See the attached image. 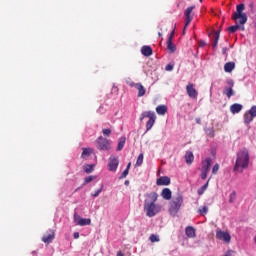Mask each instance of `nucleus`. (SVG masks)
Masks as SVG:
<instances>
[{
    "label": "nucleus",
    "mask_w": 256,
    "mask_h": 256,
    "mask_svg": "<svg viewBox=\"0 0 256 256\" xmlns=\"http://www.w3.org/2000/svg\"><path fill=\"white\" fill-rule=\"evenodd\" d=\"M125 138H120L119 142H118V146H117V151H122L123 148L125 147Z\"/></svg>",
    "instance_id": "c85d7f7f"
},
{
    "label": "nucleus",
    "mask_w": 256,
    "mask_h": 256,
    "mask_svg": "<svg viewBox=\"0 0 256 256\" xmlns=\"http://www.w3.org/2000/svg\"><path fill=\"white\" fill-rule=\"evenodd\" d=\"M227 51H228L227 47H224V48L222 49V54H223V55H227Z\"/></svg>",
    "instance_id": "a18cd8bd"
},
{
    "label": "nucleus",
    "mask_w": 256,
    "mask_h": 256,
    "mask_svg": "<svg viewBox=\"0 0 256 256\" xmlns=\"http://www.w3.org/2000/svg\"><path fill=\"white\" fill-rule=\"evenodd\" d=\"M211 158H206L205 161H202V171L209 173L211 171Z\"/></svg>",
    "instance_id": "2eb2a0df"
},
{
    "label": "nucleus",
    "mask_w": 256,
    "mask_h": 256,
    "mask_svg": "<svg viewBox=\"0 0 256 256\" xmlns=\"http://www.w3.org/2000/svg\"><path fill=\"white\" fill-rule=\"evenodd\" d=\"M208 212H209V208H207V206H203L202 209H199V213L203 217H205V215H207Z\"/></svg>",
    "instance_id": "473e14b6"
},
{
    "label": "nucleus",
    "mask_w": 256,
    "mask_h": 256,
    "mask_svg": "<svg viewBox=\"0 0 256 256\" xmlns=\"http://www.w3.org/2000/svg\"><path fill=\"white\" fill-rule=\"evenodd\" d=\"M157 199H159L157 192L145 194L144 211L147 217H155V215L161 213V206L157 204Z\"/></svg>",
    "instance_id": "f257e3e1"
},
{
    "label": "nucleus",
    "mask_w": 256,
    "mask_h": 256,
    "mask_svg": "<svg viewBox=\"0 0 256 256\" xmlns=\"http://www.w3.org/2000/svg\"><path fill=\"white\" fill-rule=\"evenodd\" d=\"M97 177L95 176H87L85 179H84V184L87 185V183H91V181H94V179H96Z\"/></svg>",
    "instance_id": "e433bc0d"
},
{
    "label": "nucleus",
    "mask_w": 256,
    "mask_h": 256,
    "mask_svg": "<svg viewBox=\"0 0 256 256\" xmlns=\"http://www.w3.org/2000/svg\"><path fill=\"white\" fill-rule=\"evenodd\" d=\"M186 92L188 97H190V99H197V90L195 89V85L193 83H189L186 86Z\"/></svg>",
    "instance_id": "9b49d317"
},
{
    "label": "nucleus",
    "mask_w": 256,
    "mask_h": 256,
    "mask_svg": "<svg viewBox=\"0 0 256 256\" xmlns=\"http://www.w3.org/2000/svg\"><path fill=\"white\" fill-rule=\"evenodd\" d=\"M156 185L158 186L171 185V178H169V176H161L160 178L157 179Z\"/></svg>",
    "instance_id": "4468645a"
},
{
    "label": "nucleus",
    "mask_w": 256,
    "mask_h": 256,
    "mask_svg": "<svg viewBox=\"0 0 256 256\" xmlns=\"http://www.w3.org/2000/svg\"><path fill=\"white\" fill-rule=\"evenodd\" d=\"M129 175V168H126L122 174L120 175L119 179H125Z\"/></svg>",
    "instance_id": "58836bf2"
},
{
    "label": "nucleus",
    "mask_w": 256,
    "mask_h": 256,
    "mask_svg": "<svg viewBox=\"0 0 256 256\" xmlns=\"http://www.w3.org/2000/svg\"><path fill=\"white\" fill-rule=\"evenodd\" d=\"M243 11H245V4H239L236 7V12L232 15L233 21H238L239 19L240 25L247 23V14L243 13Z\"/></svg>",
    "instance_id": "7ed1b4c3"
},
{
    "label": "nucleus",
    "mask_w": 256,
    "mask_h": 256,
    "mask_svg": "<svg viewBox=\"0 0 256 256\" xmlns=\"http://www.w3.org/2000/svg\"><path fill=\"white\" fill-rule=\"evenodd\" d=\"M220 35H221V30H218V31L215 32V34H214V42H213V47H214V49L217 48V45H218V43H219V37H220Z\"/></svg>",
    "instance_id": "bb28decb"
},
{
    "label": "nucleus",
    "mask_w": 256,
    "mask_h": 256,
    "mask_svg": "<svg viewBox=\"0 0 256 256\" xmlns=\"http://www.w3.org/2000/svg\"><path fill=\"white\" fill-rule=\"evenodd\" d=\"M239 29L240 31H245V26L243 24H240V25L236 24L234 26L228 27L229 33H236L237 31H239Z\"/></svg>",
    "instance_id": "6ab92c4d"
},
{
    "label": "nucleus",
    "mask_w": 256,
    "mask_h": 256,
    "mask_svg": "<svg viewBox=\"0 0 256 256\" xmlns=\"http://www.w3.org/2000/svg\"><path fill=\"white\" fill-rule=\"evenodd\" d=\"M174 68L173 64H167L165 67V71H172Z\"/></svg>",
    "instance_id": "37998d69"
},
{
    "label": "nucleus",
    "mask_w": 256,
    "mask_h": 256,
    "mask_svg": "<svg viewBox=\"0 0 256 256\" xmlns=\"http://www.w3.org/2000/svg\"><path fill=\"white\" fill-rule=\"evenodd\" d=\"M74 222L80 227H85V225H91V219L87 218H80L77 213L74 214Z\"/></svg>",
    "instance_id": "f8f14e48"
},
{
    "label": "nucleus",
    "mask_w": 256,
    "mask_h": 256,
    "mask_svg": "<svg viewBox=\"0 0 256 256\" xmlns=\"http://www.w3.org/2000/svg\"><path fill=\"white\" fill-rule=\"evenodd\" d=\"M54 239H55V231L53 230H49L42 237V241L43 243H46V245H49V243H53Z\"/></svg>",
    "instance_id": "ddd939ff"
},
{
    "label": "nucleus",
    "mask_w": 256,
    "mask_h": 256,
    "mask_svg": "<svg viewBox=\"0 0 256 256\" xmlns=\"http://www.w3.org/2000/svg\"><path fill=\"white\" fill-rule=\"evenodd\" d=\"M235 69V62H227L224 65V71L225 73H231Z\"/></svg>",
    "instance_id": "5701e85b"
},
{
    "label": "nucleus",
    "mask_w": 256,
    "mask_h": 256,
    "mask_svg": "<svg viewBox=\"0 0 256 256\" xmlns=\"http://www.w3.org/2000/svg\"><path fill=\"white\" fill-rule=\"evenodd\" d=\"M205 45V42H201V46L203 47Z\"/></svg>",
    "instance_id": "603ef678"
},
{
    "label": "nucleus",
    "mask_w": 256,
    "mask_h": 256,
    "mask_svg": "<svg viewBox=\"0 0 256 256\" xmlns=\"http://www.w3.org/2000/svg\"><path fill=\"white\" fill-rule=\"evenodd\" d=\"M149 119L146 123V131H151L153 129V125H155V112L151 111H145L141 114L140 121H143V119Z\"/></svg>",
    "instance_id": "39448f33"
},
{
    "label": "nucleus",
    "mask_w": 256,
    "mask_h": 256,
    "mask_svg": "<svg viewBox=\"0 0 256 256\" xmlns=\"http://www.w3.org/2000/svg\"><path fill=\"white\" fill-rule=\"evenodd\" d=\"M236 199H237V192L232 191V193L229 195V203H235Z\"/></svg>",
    "instance_id": "7c9ffc66"
},
{
    "label": "nucleus",
    "mask_w": 256,
    "mask_h": 256,
    "mask_svg": "<svg viewBox=\"0 0 256 256\" xmlns=\"http://www.w3.org/2000/svg\"><path fill=\"white\" fill-rule=\"evenodd\" d=\"M129 87H135V85H137V83L135 82H127Z\"/></svg>",
    "instance_id": "49530a36"
},
{
    "label": "nucleus",
    "mask_w": 256,
    "mask_h": 256,
    "mask_svg": "<svg viewBox=\"0 0 256 256\" xmlns=\"http://www.w3.org/2000/svg\"><path fill=\"white\" fill-rule=\"evenodd\" d=\"M93 164H86L84 165V171L85 173H93Z\"/></svg>",
    "instance_id": "c756f323"
},
{
    "label": "nucleus",
    "mask_w": 256,
    "mask_h": 256,
    "mask_svg": "<svg viewBox=\"0 0 256 256\" xmlns=\"http://www.w3.org/2000/svg\"><path fill=\"white\" fill-rule=\"evenodd\" d=\"M187 28H184V30H186ZM183 33L185 34V31H183Z\"/></svg>",
    "instance_id": "5fc2aeb1"
},
{
    "label": "nucleus",
    "mask_w": 256,
    "mask_h": 256,
    "mask_svg": "<svg viewBox=\"0 0 256 256\" xmlns=\"http://www.w3.org/2000/svg\"><path fill=\"white\" fill-rule=\"evenodd\" d=\"M89 155H91V152L89 151V149L83 148V151L81 154L82 159H85V157H89Z\"/></svg>",
    "instance_id": "2f4dec72"
},
{
    "label": "nucleus",
    "mask_w": 256,
    "mask_h": 256,
    "mask_svg": "<svg viewBox=\"0 0 256 256\" xmlns=\"http://www.w3.org/2000/svg\"><path fill=\"white\" fill-rule=\"evenodd\" d=\"M103 135H105V137H111V129L109 128H105L102 130Z\"/></svg>",
    "instance_id": "4c0bfd02"
},
{
    "label": "nucleus",
    "mask_w": 256,
    "mask_h": 256,
    "mask_svg": "<svg viewBox=\"0 0 256 256\" xmlns=\"http://www.w3.org/2000/svg\"><path fill=\"white\" fill-rule=\"evenodd\" d=\"M117 167H119V158L112 155L109 158V162H108V169L109 171H117Z\"/></svg>",
    "instance_id": "9d476101"
},
{
    "label": "nucleus",
    "mask_w": 256,
    "mask_h": 256,
    "mask_svg": "<svg viewBox=\"0 0 256 256\" xmlns=\"http://www.w3.org/2000/svg\"><path fill=\"white\" fill-rule=\"evenodd\" d=\"M226 83L228 86H225L223 89V95H226L228 99H231L233 95H235V90H233V87L235 86V82H233L232 79L226 80Z\"/></svg>",
    "instance_id": "0eeeda50"
},
{
    "label": "nucleus",
    "mask_w": 256,
    "mask_h": 256,
    "mask_svg": "<svg viewBox=\"0 0 256 256\" xmlns=\"http://www.w3.org/2000/svg\"><path fill=\"white\" fill-rule=\"evenodd\" d=\"M216 239L224 241V243H231V234L229 232L222 231L221 229L216 230Z\"/></svg>",
    "instance_id": "6e6552de"
},
{
    "label": "nucleus",
    "mask_w": 256,
    "mask_h": 256,
    "mask_svg": "<svg viewBox=\"0 0 256 256\" xmlns=\"http://www.w3.org/2000/svg\"><path fill=\"white\" fill-rule=\"evenodd\" d=\"M141 53L144 55V57H151V55H153V49L151 46H143L141 48Z\"/></svg>",
    "instance_id": "a211bd4d"
},
{
    "label": "nucleus",
    "mask_w": 256,
    "mask_h": 256,
    "mask_svg": "<svg viewBox=\"0 0 256 256\" xmlns=\"http://www.w3.org/2000/svg\"><path fill=\"white\" fill-rule=\"evenodd\" d=\"M173 37H175V30H173V31L170 33V35H169L167 41H173Z\"/></svg>",
    "instance_id": "79ce46f5"
},
{
    "label": "nucleus",
    "mask_w": 256,
    "mask_h": 256,
    "mask_svg": "<svg viewBox=\"0 0 256 256\" xmlns=\"http://www.w3.org/2000/svg\"><path fill=\"white\" fill-rule=\"evenodd\" d=\"M254 241H255V243H256V236H255V238H254Z\"/></svg>",
    "instance_id": "6e6d98bb"
},
{
    "label": "nucleus",
    "mask_w": 256,
    "mask_h": 256,
    "mask_svg": "<svg viewBox=\"0 0 256 256\" xmlns=\"http://www.w3.org/2000/svg\"><path fill=\"white\" fill-rule=\"evenodd\" d=\"M249 161V150L247 148H243L242 150L237 152L233 171L235 173H243L245 169H249Z\"/></svg>",
    "instance_id": "f03ea898"
},
{
    "label": "nucleus",
    "mask_w": 256,
    "mask_h": 256,
    "mask_svg": "<svg viewBox=\"0 0 256 256\" xmlns=\"http://www.w3.org/2000/svg\"><path fill=\"white\" fill-rule=\"evenodd\" d=\"M194 160H195V156L193 155V152L187 151L185 154V161L187 165H191V163H193Z\"/></svg>",
    "instance_id": "4be33fe9"
},
{
    "label": "nucleus",
    "mask_w": 256,
    "mask_h": 256,
    "mask_svg": "<svg viewBox=\"0 0 256 256\" xmlns=\"http://www.w3.org/2000/svg\"><path fill=\"white\" fill-rule=\"evenodd\" d=\"M136 165L138 167H141V165H143V153L139 154L137 161H136Z\"/></svg>",
    "instance_id": "f704fd0d"
},
{
    "label": "nucleus",
    "mask_w": 256,
    "mask_h": 256,
    "mask_svg": "<svg viewBox=\"0 0 256 256\" xmlns=\"http://www.w3.org/2000/svg\"><path fill=\"white\" fill-rule=\"evenodd\" d=\"M167 49L169 53H175L177 51V46L171 40H167Z\"/></svg>",
    "instance_id": "b1692460"
},
{
    "label": "nucleus",
    "mask_w": 256,
    "mask_h": 256,
    "mask_svg": "<svg viewBox=\"0 0 256 256\" xmlns=\"http://www.w3.org/2000/svg\"><path fill=\"white\" fill-rule=\"evenodd\" d=\"M209 181H207V183H205L201 188L198 189L197 193L198 195H203V193H205V191H207V187H209Z\"/></svg>",
    "instance_id": "cd10ccee"
},
{
    "label": "nucleus",
    "mask_w": 256,
    "mask_h": 256,
    "mask_svg": "<svg viewBox=\"0 0 256 256\" xmlns=\"http://www.w3.org/2000/svg\"><path fill=\"white\" fill-rule=\"evenodd\" d=\"M209 172H205V171H202V173H201V179H203L204 181H205V179H207V174H208Z\"/></svg>",
    "instance_id": "c03bdc74"
},
{
    "label": "nucleus",
    "mask_w": 256,
    "mask_h": 256,
    "mask_svg": "<svg viewBox=\"0 0 256 256\" xmlns=\"http://www.w3.org/2000/svg\"><path fill=\"white\" fill-rule=\"evenodd\" d=\"M181 205H183V196L179 195L172 200L169 207V213L172 217H175L177 213H179V209H181Z\"/></svg>",
    "instance_id": "20e7f679"
},
{
    "label": "nucleus",
    "mask_w": 256,
    "mask_h": 256,
    "mask_svg": "<svg viewBox=\"0 0 256 256\" xmlns=\"http://www.w3.org/2000/svg\"><path fill=\"white\" fill-rule=\"evenodd\" d=\"M254 119L255 117L249 114V112H246L244 114V123H246V125H249V123H251V121H253Z\"/></svg>",
    "instance_id": "a878e982"
},
{
    "label": "nucleus",
    "mask_w": 256,
    "mask_h": 256,
    "mask_svg": "<svg viewBox=\"0 0 256 256\" xmlns=\"http://www.w3.org/2000/svg\"><path fill=\"white\" fill-rule=\"evenodd\" d=\"M173 193L171 192V189L169 188H164L161 192V197H163V199H165L166 201L171 200Z\"/></svg>",
    "instance_id": "f3484780"
},
{
    "label": "nucleus",
    "mask_w": 256,
    "mask_h": 256,
    "mask_svg": "<svg viewBox=\"0 0 256 256\" xmlns=\"http://www.w3.org/2000/svg\"><path fill=\"white\" fill-rule=\"evenodd\" d=\"M158 35H159V37H161L162 34L159 32Z\"/></svg>",
    "instance_id": "864d4df0"
},
{
    "label": "nucleus",
    "mask_w": 256,
    "mask_h": 256,
    "mask_svg": "<svg viewBox=\"0 0 256 256\" xmlns=\"http://www.w3.org/2000/svg\"><path fill=\"white\" fill-rule=\"evenodd\" d=\"M156 113L158 115H165L167 113V106L165 105H159L156 107Z\"/></svg>",
    "instance_id": "393cba45"
},
{
    "label": "nucleus",
    "mask_w": 256,
    "mask_h": 256,
    "mask_svg": "<svg viewBox=\"0 0 256 256\" xmlns=\"http://www.w3.org/2000/svg\"><path fill=\"white\" fill-rule=\"evenodd\" d=\"M193 9H195V6H190L184 11V15H185L184 29H187V27H189V25L191 24V21H193Z\"/></svg>",
    "instance_id": "1a4fd4ad"
},
{
    "label": "nucleus",
    "mask_w": 256,
    "mask_h": 256,
    "mask_svg": "<svg viewBox=\"0 0 256 256\" xmlns=\"http://www.w3.org/2000/svg\"><path fill=\"white\" fill-rule=\"evenodd\" d=\"M124 184H125L126 186H128V185H129V180H126V181L124 182Z\"/></svg>",
    "instance_id": "3c124183"
},
{
    "label": "nucleus",
    "mask_w": 256,
    "mask_h": 256,
    "mask_svg": "<svg viewBox=\"0 0 256 256\" xmlns=\"http://www.w3.org/2000/svg\"><path fill=\"white\" fill-rule=\"evenodd\" d=\"M219 171V164H215L212 169V174L217 175V172Z\"/></svg>",
    "instance_id": "a19ab883"
},
{
    "label": "nucleus",
    "mask_w": 256,
    "mask_h": 256,
    "mask_svg": "<svg viewBox=\"0 0 256 256\" xmlns=\"http://www.w3.org/2000/svg\"><path fill=\"white\" fill-rule=\"evenodd\" d=\"M117 256H125V254H123V252H121V251H118Z\"/></svg>",
    "instance_id": "09e8293b"
},
{
    "label": "nucleus",
    "mask_w": 256,
    "mask_h": 256,
    "mask_svg": "<svg viewBox=\"0 0 256 256\" xmlns=\"http://www.w3.org/2000/svg\"><path fill=\"white\" fill-rule=\"evenodd\" d=\"M248 114L251 115L252 117H256V106H252L249 109Z\"/></svg>",
    "instance_id": "c9c22d12"
},
{
    "label": "nucleus",
    "mask_w": 256,
    "mask_h": 256,
    "mask_svg": "<svg viewBox=\"0 0 256 256\" xmlns=\"http://www.w3.org/2000/svg\"><path fill=\"white\" fill-rule=\"evenodd\" d=\"M73 237H74V239H79V232H75V233L73 234Z\"/></svg>",
    "instance_id": "de8ad7c7"
},
{
    "label": "nucleus",
    "mask_w": 256,
    "mask_h": 256,
    "mask_svg": "<svg viewBox=\"0 0 256 256\" xmlns=\"http://www.w3.org/2000/svg\"><path fill=\"white\" fill-rule=\"evenodd\" d=\"M96 147L99 151H110L111 150V142L107 140V138L103 136H99L96 140Z\"/></svg>",
    "instance_id": "423d86ee"
},
{
    "label": "nucleus",
    "mask_w": 256,
    "mask_h": 256,
    "mask_svg": "<svg viewBox=\"0 0 256 256\" xmlns=\"http://www.w3.org/2000/svg\"><path fill=\"white\" fill-rule=\"evenodd\" d=\"M102 191H103V186H101V188L98 189L95 193H92V197H99Z\"/></svg>",
    "instance_id": "ea45409f"
},
{
    "label": "nucleus",
    "mask_w": 256,
    "mask_h": 256,
    "mask_svg": "<svg viewBox=\"0 0 256 256\" xmlns=\"http://www.w3.org/2000/svg\"><path fill=\"white\" fill-rule=\"evenodd\" d=\"M135 88L138 90L137 97H143L145 95V93H147V90L141 83H136Z\"/></svg>",
    "instance_id": "aec40b11"
},
{
    "label": "nucleus",
    "mask_w": 256,
    "mask_h": 256,
    "mask_svg": "<svg viewBox=\"0 0 256 256\" xmlns=\"http://www.w3.org/2000/svg\"><path fill=\"white\" fill-rule=\"evenodd\" d=\"M126 169H128V171H129V169H131V162L128 163Z\"/></svg>",
    "instance_id": "8fccbe9b"
},
{
    "label": "nucleus",
    "mask_w": 256,
    "mask_h": 256,
    "mask_svg": "<svg viewBox=\"0 0 256 256\" xmlns=\"http://www.w3.org/2000/svg\"><path fill=\"white\" fill-rule=\"evenodd\" d=\"M149 240L151 241V243H159V236L151 234Z\"/></svg>",
    "instance_id": "72a5a7b5"
},
{
    "label": "nucleus",
    "mask_w": 256,
    "mask_h": 256,
    "mask_svg": "<svg viewBox=\"0 0 256 256\" xmlns=\"http://www.w3.org/2000/svg\"><path fill=\"white\" fill-rule=\"evenodd\" d=\"M185 233H186V237H189V239H193L196 237L195 228H193L192 226H187L185 228Z\"/></svg>",
    "instance_id": "412c9836"
},
{
    "label": "nucleus",
    "mask_w": 256,
    "mask_h": 256,
    "mask_svg": "<svg viewBox=\"0 0 256 256\" xmlns=\"http://www.w3.org/2000/svg\"><path fill=\"white\" fill-rule=\"evenodd\" d=\"M243 110V105L235 103L230 106V111L233 115H236V113H241Z\"/></svg>",
    "instance_id": "dca6fc26"
}]
</instances>
